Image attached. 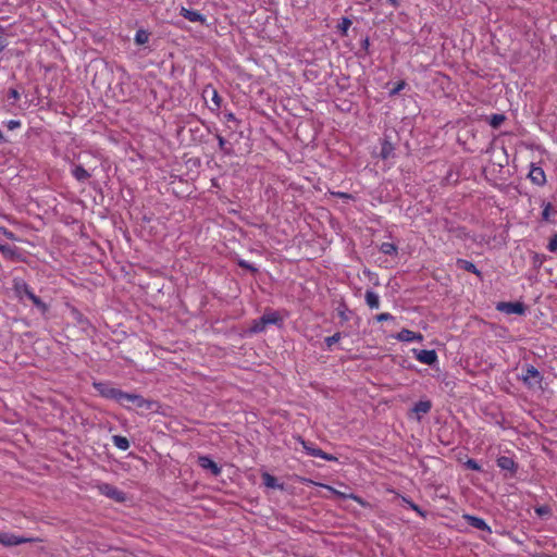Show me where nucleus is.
<instances>
[{
    "mask_svg": "<svg viewBox=\"0 0 557 557\" xmlns=\"http://www.w3.org/2000/svg\"><path fill=\"white\" fill-rule=\"evenodd\" d=\"M286 317V311L268 308L260 318L251 321L248 330L250 333L257 334L263 333L272 326L281 329L284 325Z\"/></svg>",
    "mask_w": 557,
    "mask_h": 557,
    "instance_id": "obj_1",
    "label": "nucleus"
},
{
    "mask_svg": "<svg viewBox=\"0 0 557 557\" xmlns=\"http://www.w3.org/2000/svg\"><path fill=\"white\" fill-rule=\"evenodd\" d=\"M13 290L18 298L27 297L33 305L46 312L48 310L47 304H45L38 296L35 295L32 287L21 278H14L13 281Z\"/></svg>",
    "mask_w": 557,
    "mask_h": 557,
    "instance_id": "obj_2",
    "label": "nucleus"
},
{
    "mask_svg": "<svg viewBox=\"0 0 557 557\" xmlns=\"http://www.w3.org/2000/svg\"><path fill=\"white\" fill-rule=\"evenodd\" d=\"M94 388L104 398L114 399L123 405V391L113 387L110 383L107 382H94Z\"/></svg>",
    "mask_w": 557,
    "mask_h": 557,
    "instance_id": "obj_3",
    "label": "nucleus"
},
{
    "mask_svg": "<svg viewBox=\"0 0 557 557\" xmlns=\"http://www.w3.org/2000/svg\"><path fill=\"white\" fill-rule=\"evenodd\" d=\"M496 310L506 314L522 315L525 313L527 307L520 301H500L496 305Z\"/></svg>",
    "mask_w": 557,
    "mask_h": 557,
    "instance_id": "obj_4",
    "label": "nucleus"
},
{
    "mask_svg": "<svg viewBox=\"0 0 557 557\" xmlns=\"http://www.w3.org/2000/svg\"><path fill=\"white\" fill-rule=\"evenodd\" d=\"M38 539L17 536L8 532H0V544L5 547L16 546L24 543L36 542Z\"/></svg>",
    "mask_w": 557,
    "mask_h": 557,
    "instance_id": "obj_5",
    "label": "nucleus"
},
{
    "mask_svg": "<svg viewBox=\"0 0 557 557\" xmlns=\"http://www.w3.org/2000/svg\"><path fill=\"white\" fill-rule=\"evenodd\" d=\"M98 488L102 495L117 503H124L126 500L125 493L109 483H102L98 486Z\"/></svg>",
    "mask_w": 557,
    "mask_h": 557,
    "instance_id": "obj_6",
    "label": "nucleus"
},
{
    "mask_svg": "<svg viewBox=\"0 0 557 557\" xmlns=\"http://www.w3.org/2000/svg\"><path fill=\"white\" fill-rule=\"evenodd\" d=\"M302 447L307 451L308 455L312 457H319L322 459H325L327 461H337V458L334 455L327 454L323 451L322 449L315 447L312 443L306 442L302 438H299Z\"/></svg>",
    "mask_w": 557,
    "mask_h": 557,
    "instance_id": "obj_7",
    "label": "nucleus"
},
{
    "mask_svg": "<svg viewBox=\"0 0 557 557\" xmlns=\"http://www.w3.org/2000/svg\"><path fill=\"white\" fill-rule=\"evenodd\" d=\"M133 403L137 408H146L148 410L152 409L154 401L148 400L138 394L124 393L123 403L124 401Z\"/></svg>",
    "mask_w": 557,
    "mask_h": 557,
    "instance_id": "obj_8",
    "label": "nucleus"
},
{
    "mask_svg": "<svg viewBox=\"0 0 557 557\" xmlns=\"http://www.w3.org/2000/svg\"><path fill=\"white\" fill-rule=\"evenodd\" d=\"M528 177L533 184L537 186H544L546 184V175L544 170L534 163L531 164Z\"/></svg>",
    "mask_w": 557,
    "mask_h": 557,
    "instance_id": "obj_9",
    "label": "nucleus"
},
{
    "mask_svg": "<svg viewBox=\"0 0 557 557\" xmlns=\"http://www.w3.org/2000/svg\"><path fill=\"white\" fill-rule=\"evenodd\" d=\"M203 98L210 96L213 107H210L211 111H219L222 106V98L218 90L212 85H207L203 89Z\"/></svg>",
    "mask_w": 557,
    "mask_h": 557,
    "instance_id": "obj_10",
    "label": "nucleus"
},
{
    "mask_svg": "<svg viewBox=\"0 0 557 557\" xmlns=\"http://www.w3.org/2000/svg\"><path fill=\"white\" fill-rule=\"evenodd\" d=\"M180 15H182L184 18H186L193 23H200V24L207 23V17L203 14H201L200 12H198L196 10L187 9L185 7L181 8Z\"/></svg>",
    "mask_w": 557,
    "mask_h": 557,
    "instance_id": "obj_11",
    "label": "nucleus"
},
{
    "mask_svg": "<svg viewBox=\"0 0 557 557\" xmlns=\"http://www.w3.org/2000/svg\"><path fill=\"white\" fill-rule=\"evenodd\" d=\"M395 337L405 343H421L423 341L421 333H417L407 329L401 330Z\"/></svg>",
    "mask_w": 557,
    "mask_h": 557,
    "instance_id": "obj_12",
    "label": "nucleus"
},
{
    "mask_svg": "<svg viewBox=\"0 0 557 557\" xmlns=\"http://www.w3.org/2000/svg\"><path fill=\"white\" fill-rule=\"evenodd\" d=\"M198 465L209 470L213 475H219L221 473V468L208 456H199Z\"/></svg>",
    "mask_w": 557,
    "mask_h": 557,
    "instance_id": "obj_13",
    "label": "nucleus"
},
{
    "mask_svg": "<svg viewBox=\"0 0 557 557\" xmlns=\"http://www.w3.org/2000/svg\"><path fill=\"white\" fill-rule=\"evenodd\" d=\"M496 462L500 469L510 471L512 474L516 473L518 469V465L515 462V460L507 456L498 457Z\"/></svg>",
    "mask_w": 557,
    "mask_h": 557,
    "instance_id": "obj_14",
    "label": "nucleus"
},
{
    "mask_svg": "<svg viewBox=\"0 0 557 557\" xmlns=\"http://www.w3.org/2000/svg\"><path fill=\"white\" fill-rule=\"evenodd\" d=\"M463 518L467 520L468 524L471 525L472 528L491 532V528L487 525V523L482 518L471 516V515H465Z\"/></svg>",
    "mask_w": 557,
    "mask_h": 557,
    "instance_id": "obj_15",
    "label": "nucleus"
},
{
    "mask_svg": "<svg viewBox=\"0 0 557 557\" xmlns=\"http://www.w3.org/2000/svg\"><path fill=\"white\" fill-rule=\"evenodd\" d=\"M417 352V359L426 364H433L436 359V350H413Z\"/></svg>",
    "mask_w": 557,
    "mask_h": 557,
    "instance_id": "obj_16",
    "label": "nucleus"
},
{
    "mask_svg": "<svg viewBox=\"0 0 557 557\" xmlns=\"http://www.w3.org/2000/svg\"><path fill=\"white\" fill-rule=\"evenodd\" d=\"M531 380H534L535 383H540L542 381V375L535 367L528 366L525 374L523 375V381H524V383H527L528 385L531 386V385H533Z\"/></svg>",
    "mask_w": 557,
    "mask_h": 557,
    "instance_id": "obj_17",
    "label": "nucleus"
},
{
    "mask_svg": "<svg viewBox=\"0 0 557 557\" xmlns=\"http://www.w3.org/2000/svg\"><path fill=\"white\" fill-rule=\"evenodd\" d=\"M72 175L77 182L84 183L90 177V173L81 164L75 165L72 171Z\"/></svg>",
    "mask_w": 557,
    "mask_h": 557,
    "instance_id": "obj_18",
    "label": "nucleus"
},
{
    "mask_svg": "<svg viewBox=\"0 0 557 557\" xmlns=\"http://www.w3.org/2000/svg\"><path fill=\"white\" fill-rule=\"evenodd\" d=\"M457 265L458 268L467 272L473 273L479 277H481L482 275L481 271L476 268V265L473 262L468 261L466 259H457Z\"/></svg>",
    "mask_w": 557,
    "mask_h": 557,
    "instance_id": "obj_19",
    "label": "nucleus"
},
{
    "mask_svg": "<svg viewBox=\"0 0 557 557\" xmlns=\"http://www.w3.org/2000/svg\"><path fill=\"white\" fill-rule=\"evenodd\" d=\"M261 478H262L263 484L267 487L284 490V484L283 483H278L277 479L274 475H272V474H270L268 472H263Z\"/></svg>",
    "mask_w": 557,
    "mask_h": 557,
    "instance_id": "obj_20",
    "label": "nucleus"
},
{
    "mask_svg": "<svg viewBox=\"0 0 557 557\" xmlns=\"http://www.w3.org/2000/svg\"><path fill=\"white\" fill-rule=\"evenodd\" d=\"M394 150H395L394 145L389 140L384 139L381 143L380 157L383 160H387L388 158L394 156Z\"/></svg>",
    "mask_w": 557,
    "mask_h": 557,
    "instance_id": "obj_21",
    "label": "nucleus"
},
{
    "mask_svg": "<svg viewBox=\"0 0 557 557\" xmlns=\"http://www.w3.org/2000/svg\"><path fill=\"white\" fill-rule=\"evenodd\" d=\"M364 298H366V304L369 306V308H371V309L380 308V304H381L380 297L375 292L368 289L366 292Z\"/></svg>",
    "mask_w": 557,
    "mask_h": 557,
    "instance_id": "obj_22",
    "label": "nucleus"
},
{
    "mask_svg": "<svg viewBox=\"0 0 557 557\" xmlns=\"http://www.w3.org/2000/svg\"><path fill=\"white\" fill-rule=\"evenodd\" d=\"M432 408V404L430 400H420L414 404L412 411L418 414V419H420V414L428 413Z\"/></svg>",
    "mask_w": 557,
    "mask_h": 557,
    "instance_id": "obj_23",
    "label": "nucleus"
},
{
    "mask_svg": "<svg viewBox=\"0 0 557 557\" xmlns=\"http://www.w3.org/2000/svg\"><path fill=\"white\" fill-rule=\"evenodd\" d=\"M556 211L554 210L550 202H544L543 203V211H542V220L545 222H553L552 215H554Z\"/></svg>",
    "mask_w": 557,
    "mask_h": 557,
    "instance_id": "obj_24",
    "label": "nucleus"
},
{
    "mask_svg": "<svg viewBox=\"0 0 557 557\" xmlns=\"http://www.w3.org/2000/svg\"><path fill=\"white\" fill-rule=\"evenodd\" d=\"M329 491H331L335 496L342 498V499H354L356 502H358L359 504H362V500L359 496L357 495H354V494H347V493H343V492H339L337 490H335L334 487L332 486H325Z\"/></svg>",
    "mask_w": 557,
    "mask_h": 557,
    "instance_id": "obj_25",
    "label": "nucleus"
},
{
    "mask_svg": "<svg viewBox=\"0 0 557 557\" xmlns=\"http://www.w3.org/2000/svg\"><path fill=\"white\" fill-rule=\"evenodd\" d=\"M380 251L384 255L393 256L397 255L398 248L395 244L385 242L381 244Z\"/></svg>",
    "mask_w": 557,
    "mask_h": 557,
    "instance_id": "obj_26",
    "label": "nucleus"
},
{
    "mask_svg": "<svg viewBox=\"0 0 557 557\" xmlns=\"http://www.w3.org/2000/svg\"><path fill=\"white\" fill-rule=\"evenodd\" d=\"M113 443L114 445L119 448V449H122V450H126L128 449L129 447V442L126 437L124 436H120V435H114L113 436Z\"/></svg>",
    "mask_w": 557,
    "mask_h": 557,
    "instance_id": "obj_27",
    "label": "nucleus"
},
{
    "mask_svg": "<svg viewBox=\"0 0 557 557\" xmlns=\"http://www.w3.org/2000/svg\"><path fill=\"white\" fill-rule=\"evenodd\" d=\"M149 40V34L144 29H138L135 34V42L139 46L147 44Z\"/></svg>",
    "mask_w": 557,
    "mask_h": 557,
    "instance_id": "obj_28",
    "label": "nucleus"
},
{
    "mask_svg": "<svg viewBox=\"0 0 557 557\" xmlns=\"http://www.w3.org/2000/svg\"><path fill=\"white\" fill-rule=\"evenodd\" d=\"M506 117L504 114H492L488 123L493 128H497L504 123Z\"/></svg>",
    "mask_w": 557,
    "mask_h": 557,
    "instance_id": "obj_29",
    "label": "nucleus"
},
{
    "mask_svg": "<svg viewBox=\"0 0 557 557\" xmlns=\"http://www.w3.org/2000/svg\"><path fill=\"white\" fill-rule=\"evenodd\" d=\"M351 21L348 17H343L341 23L337 25V29L341 32L343 36H347V32L351 26Z\"/></svg>",
    "mask_w": 557,
    "mask_h": 557,
    "instance_id": "obj_30",
    "label": "nucleus"
},
{
    "mask_svg": "<svg viewBox=\"0 0 557 557\" xmlns=\"http://www.w3.org/2000/svg\"><path fill=\"white\" fill-rule=\"evenodd\" d=\"M216 139L219 143L220 150H222L225 154H230L231 150L227 148V145H226L227 143L224 139V137H222L221 135H216Z\"/></svg>",
    "mask_w": 557,
    "mask_h": 557,
    "instance_id": "obj_31",
    "label": "nucleus"
},
{
    "mask_svg": "<svg viewBox=\"0 0 557 557\" xmlns=\"http://www.w3.org/2000/svg\"><path fill=\"white\" fill-rule=\"evenodd\" d=\"M375 320L377 322H383V321H393V320H395V318L388 312H382L375 317Z\"/></svg>",
    "mask_w": 557,
    "mask_h": 557,
    "instance_id": "obj_32",
    "label": "nucleus"
},
{
    "mask_svg": "<svg viewBox=\"0 0 557 557\" xmlns=\"http://www.w3.org/2000/svg\"><path fill=\"white\" fill-rule=\"evenodd\" d=\"M465 466L468 468V469H471V470H474V471H480L481 470V466L478 463L476 460L474 459H468L465 463Z\"/></svg>",
    "mask_w": 557,
    "mask_h": 557,
    "instance_id": "obj_33",
    "label": "nucleus"
},
{
    "mask_svg": "<svg viewBox=\"0 0 557 557\" xmlns=\"http://www.w3.org/2000/svg\"><path fill=\"white\" fill-rule=\"evenodd\" d=\"M341 338V334L339 333H335L334 335L332 336H329L325 338V343L329 347L335 345Z\"/></svg>",
    "mask_w": 557,
    "mask_h": 557,
    "instance_id": "obj_34",
    "label": "nucleus"
},
{
    "mask_svg": "<svg viewBox=\"0 0 557 557\" xmlns=\"http://www.w3.org/2000/svg\"><path fill=\"white\" fill-rule=\"evenodd\" d=\"M547 249L552 252L557 251V234H555L553 237H550Z\"/></svg>",
    "mask_w": 557,
    "mask_h": 557,
    "instance_id": "obj_35",
    "label": "nucleus"
},
{
    "mask_svg": "<svg viewBox=\"0 0 557 557\" xmlns=\"http://www.w3.org/2000/svg\"><path fill=\"white\" fill-rule=\"evenodd\" d=\"M21 98V95L17 89L10 88L8 91V99H12L14 102Z\"/></svg>",
    "mask_w": 557,
    "mask_h": 557,
    "instance_id": "obj_36",
    "label": "nucleus"
},
{
    "mask_svg": "<svg viewBox=\"0 0 557 557\" xmlns=\"http://www.w3.org/2000/svg\"><path fill=\"white\" fill-rule=\"evenodd\" d=\"M238 265H239L240 268H243V269H247V270H249V271H251V272H257V269H256L252 264H250L249 262H247V261H245V260H239V261H238Z\"/></svg>",
    "mask_w": 557,
    "mask_h": 557,
    "instance_id": "obj_37",
    "label": "nucleus"
},
{
    "mask_svg": "<svg viewBox=\"0 0 557 557\" xmlns=\"http://www.w3.org/2000/svg\"><path fill=\"white\" fill-rule=\"evenodd\" d=\"M405 85L406 83L404 81H400L399 83L396 84V86L391 90V95H396L398 94L400 90H403L405 88Z\"/></svg>",
    "mask_w": 557,
    "mask_h": 557,
    "instance_id": "obj_38",
    "label": "nucleus"
},
{
    "mask_svg": "<svg viewBox=\"0 0 557 557\" xmlns=\"http://www.w3.org/2000/svg\"><path fill=\"white\" fill-rule=\"evenodd\" d=\"M535 512L539 516H545V515H548L550 512V508L548 506H541V507H537L535 509Z\"/></svg>",
    "mask_w": 557,
    "mask_h": 557,
    "instance_id": "obj_39",
    "label": "nucleus"
},
{
    "mask_svg": "<svg viewBox=\"0 0 557 557\" xmlns=\"http://www.w3.org/2000/svg\"><path fill=\"white\" fill-rule=\"evenodd\" d=\"M20 124H21V123H20V121L11 120V121L9 122V128H10V129H13V128H15V127L20 126Z\"/></svg>",
    "mask_w": 557,
    "mask_h": 557,
    "instance_id": "obj_40",
    "label": "nucleus"
},
{
    "mask_svg": "<svg viewBox=\"0 0 557 557\" xmlns=\"http://www.w3.org/2000/svg\"><path fill=\"white\" fill-rule=\"evenodd\" d=\"M387 2L395 9H397L399 7V1L398 0H387Z\"/></svg>",
    "mask_w": 557,
    "mask_h": 557,
    "instance_id": "obj_41",
    "label": "nucleus"
},
{
    "mask_svg": "<svg viewBox=\"0 0 557 557\" xmlns=\"http://www.w3.org/2000/svg\"><path fill=\"white\" fill-rule=\"evenodd\" d=\"M335 195L341 197V198H346V199L351 198V196L349 194H347V193L339 191V193H336Z\"/></svg>",
    "mask_w": 557,
    "mask_h": 557,
    "instance_id": "obj_42",
    "label": "nucleus"
},
{
    "mask_svg": "<svg viewBox=\"0 0 557 557\" xmlns=\"http://www.w3.org/2000/svg\"><path fill=\"white\" fill-rule=\"evenodd\" d=\"M225 117H226V120H227V121H236V116H235V114H234V113H232V112H231V113H227V114L225 115Z\"/></svg>",
    "mask_w": 557,
    "mask_h": 557,
    "instance_id": "obj_43",
    "label": "nucleus"
},
{
    "mask_svg": "<svg viewBox=\"0 0 557 557\" xmlns=\"http://www.w3.org/2000/svg\"><path fill=\"white\" fill-rule=\"evenodd\" d=\"M409 504H410V507H411L414 511H417V512H419V513H422L418 505H416V504H413V503H409Z\"/></svg>",
    "mask_w": 557,
    "mask_h": 557,
    "instance_id": "obj_44",
    "label": "nucleus"
},
{
    "mask_svg": "<svg viewBox=\"0 0 557 557\" xmlns=\"http://www.w3.org/2000/svg\"><path fill=\"white\" fill-rule=\"evenodd\" d=\"M535 557H554V556L548 555V554H540V555H536Z\"/></svg>",
    "mask_w": 557,
    "mask_h": 557,
    "instance_id": "obj_45",
    "label": "nucleus"
},
{
    "mask_svg": "<svg viewBox=\"0 0 557 557\" xmlns=\"http://www.w3.org/2000/svg\"><path fill=\"white\" fill-rule=\"evenodd\" d=\"M339 314H341L342 319L347 320V317L345 315V312H344V311H343V312H339Z\"/></svg>",
    "mask_w": 557,
    "mask_h": 557,
    "instance_id": "obj_46",
    "label": "nucleus"
},
{
    "mask_svg": "<svg viewBox=\"0 0 557 557\" xmlns=\"http://www.w3.org/2000/svg\"><path fill=\"white\" fill-rule=\"evenodd\" d=\"M369 45V40L366 39L364 42H363V46H368Z\"/></svg>",
    "mask_w": 557,
    "mask_h": 557,
    "instance_id": "obj_47",
    "label": "nucleus"
},
{
    "mask_svg": "<svg viewBox=\"0 0 557 557\" xmlns=\"http://www.w3.org/2000/svg\"><path fill=\"white\" fill-rule=\"evenodd\" d=\"M0 250L3 251L4 250V246L0 245Z\"/></svg>",
    "mask_w": 557,
    "mask_h": 557,
    "instance_id": "obj_48",
    "label": "nucleus"
}]
</instances>
